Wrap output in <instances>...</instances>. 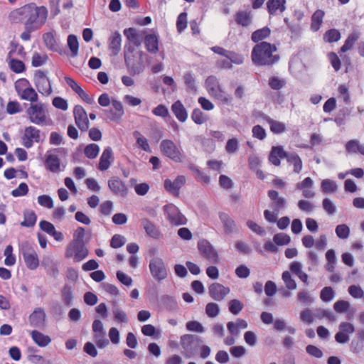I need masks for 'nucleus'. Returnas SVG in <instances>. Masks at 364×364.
Here are the masks:
<instances>
[{"label": "nucleus", "mask_w": 364, "mask_h": 364, "mask_svg": "<svg viewBox=\"0 0 364 364\" xmlns=\"http://www.w3.org/2000/svg\"><path fill=\"white\" fill-rule=\"evenodd\" d=\"M277 50L274 44L262 41L253 47L251 53L252 61L257 66H272L280 58L279 55L273 54Z\"/></svg>", "instance_id": "nucleus-1"}, {"label": "nucleus", "mask_w": 364, "mask_h": 364, "mask_svg": "<svg viewBox=\"0 0 364 364\" xmlns=\"http://www.w3.org/2000/svg\"><path fill=\"white\" fill-rule=\"evenodd\" d=\"M85 232V228L82 227H78L75 230L73 240L68 245L65 252L67 258L73 257L75 262H80L88 255L89 251L84 242Z\"/></svg>", "instance_id": "nucleus-2"}, {"label": "nucleus", "mask_w": 364, "mask_h": 364, "mask_svg": "<svg viewBox=\"0 0 364 364\" xmlns=\"http://www.w3.org/2000/svg\"><path fill=\"white\" fill-rule=\"evenodd\" d=\"M202 343V338L193 334H185L180 338L181 346L184 350L183 355L187 358H191L198 354Z\"/></svg>", "instance_id": "nucleus-3"}, {"label": "nucleus", "mask_w": 364, "mask_h": 364, "mask_svg": "<svg viewBox=\"0 0 364 364\" xmlns=\"http://www.w3.org/2000/svg\"><path fill=\"white\" fill-rule=\"evenodd\" d=\"M146 54L143 51H138L136 55L127 57L124 59V63L130 75H139L145 70L144 56Z\"/></svg>", "instance_id": "nucleus-4"}, {"label": "nucleus", "mask_w": 364, "mask_h": 364, "mask_svg": "<svg viewBox=\"0 0 364 364\" xmlns=\"http://www.w3.org/2000/svg\"><path fill=\"white\" fill-rule=\"evenodd\" d=\"M48 14V11L46 6H37L35 4L31 16H30V19L25 21L24 25L40 29L46 23Z\"/></svg>", "instance_id": "nucleus-5"}, {"label": "nucleus", "mask_w": 364, "mask_h": 364, "mask_svg": "<svg viewBox=\"0 0 364 364\" xmlns=\"http://www.w3.org/2000/svg\"><path fill=\"white\" fill-rule=\"evenodd\" d=\"M167 220L172 225L176 226L186 225L187 218L181 213L177 206L173 203H168L163 208Z\"/></svg>", "instance_id": "nucleus-6"}, {"label": "nucleus", "mask_w": 364, "mask_h": 364, "mask_svg": "<svg viewBox=\"0 0 364 364\" xmlns=\"http://www.w3.org/2000/svg\"><path fill=\"white\" fill-rule=\"evenodd\" d=\"M149 268L153 278L160 282L168 277V272L164 260L160 257H154L149 262Z\"/></svg>", "instance_id": "nucleus-7"}, {"label": "nucleus", "mask_w": 364, "mask_h": 364, "mask_svg": "<svg viewBox=\"0 0 364 364\" xmlns=\"http://www.w3.org/2000/svg\"><path fill=\"white\" fill-rule=\"evenodd\" d=\"M33 81L38 91L41 95L48 96L52 93L51 82L45 71L35 70Z\"/></svg>", "instance_id": "nucleus-8"}, {"label": "nucleus", "mask_w": 364, "mask_h": 364, "mask_svg": "<svg viewBox=\"0 0 364 364\" xmlns=\"http://www.w3.org/2000/svg\"><path fill=\"white\" fill-rule=\"evenodd\" d=\"M160 149L161 153L168 157L175 162L182 161V154L176 145V144L170 139H164L160 144Z\"/></svg>", "instance_id": "nucleus-9"}, {"label": "nucleus", "mask_w": 364, "mask_h": 364, "mask_svg": "<svg viewBox=\"0 0 364 364\" xmlns=\"http://www.w3.org/2000/svg\"><path fill=\"white\" fill-rule=\"evenodd\" d=\"M198 249L200 254L211 263H218L219 261L217 250L210 242L205 240H200L198 242Z\"/></svg>", "instance_id": "nucleus-10"}, {"label": "nucleus", "mask_w": 364, "mask_h": 364, "mask_svg": "<svg viewBox=\"0 0 364 364\" xmlns=\"http://www.w3.org/2000/svg\"><path fill=\"white\" fill-rule=\"evenodd\" d=\"M21 144L26 149H30L34 143L41 142V130L33 126L26 127L21 137Z\"/></svg>", "instance_id": "nucleus-11"}, {"label": "nucleus", "mask_w": 364, "mask_h": 364, "mask_svg": "<svg viewBox=\"0 0 364 364\" xmlns=\"http://www.w3.org/2000/svg\"><path fill=\"white\" fill-rule=\"evenodd\" d=\"M43 112V104H31L26 109V113L28 115V119L31 123L41 125L43 124L46 119V115H38Z\"/></svg>", "instance_id": "nucleus-12"}, {"label": "nucleus", "mask_w": 364, "mask_h": 364, "mask_svg": "<svg viewBox=\"0 0 364 364\" xmlns=\"http://www.w3.org/2000/svg\"><path fill=\"white\" fill-rule=\"evenodd\" d=\"M75 122L78 128L82 131H87L89 127L87 114L82 106L77 105L73 109Z\"/></svg>", "instance_id": "nucleus-13"}, {"label": "nucleus", "mask_w": 364, "mask_h": 364, "mask_svg": "<svg viewBox=\"0 0 364 364\" xmlns=\"http://www.w3.org/2000/svg\"><path fill=\"white\" fill-rule=\"evenodd\" d=\"M28 321L32 327L43 328L46 326V314L41 307L36 308L28 316Z\"/></svg>", "instance_id": "nucleus-14"}, {"label": "nucleus", "mask_w": 364, "mask_h": 364, "mask_svg": "<svg viewBox=\"0 0 364 364\" xmlns=\"http://www.w3.org/2000/svg\"><path fill=\"white\" fill-rule=\"evenodd\" d=\"M186 183V178L184 176H178L174 181L166 178L164 181V188L169 193L178 197L180 193V189Z\"/></svg>", "instance_id": "nucleus-15"}, {"label": "nucleus", "mask_w": 364, "mask_h": 364, "mask_svg": "<svg viewBox=\"0 0 364 364\" xmlns=\"http://www.w3.org/2000/svg\"><path fill=\"white\" fill-rule=\"evenodd\" d=\"M230 291L229 287H225L217 282L213 283L208 288L210 297L218 301H222L230 293Z\"/></svg>", "instance_id": "nucleus-16"}, {"label": "nucleus", "mask_w": 364, "mask_h": 364, "mask_svg": "<svg viewBox=\"0 0 364 364\" xmlns=\"http://www.w3.org/2000/svg\"><path fill=\"white\" fill-rule=\"evenodd\" d=\"M141 225L143 227L146 234L155 240H159L163 237L159 228L149 219L141 218L140 220Z\"/></svg>", "instance_id": "nucleus-17"}, {"label": "nucleus", "mask_w": 364, "mask_h": 364, "mask_svg": "<svg viewBox=\"0 0 364 364\" xmlns=\"http://www.w3.org/2000/svg\"><path fill=\"white\" fill-rule=\"evenodd\" d=\"M109 189L115 194L122 197L127 195L128 189L124 183L117 177H112L108 181Z\"/></svg>", "instance_id": "nucleus-18"}, {"label": "nucleus", "mask_w": 364, "mask_h": 364, "mask_svg": "<svg viewBox=\"0 0 364 364\" xmlns=\"http://www.w3.org/2000/svg\"><path fill=\"white\" fill-rule=\"evenodd\" d=\"M218 215L226 235L238 232L235 221L228 213L220 212Z\"/></svg>", "instance_id": "nucleus-19"}, {"label": "nucleus", "mask_w": 364, "mask_h": 364, "mask_svg": "<svg viewBox=\"0 0 364 364\" xmlns=\"http://www.w3.org/2000/svg\"><path fill=\"white\" fill-rule=\"evenodd\" d=\"M287 153V151H284L282 146H274L272 147L268 159L274 166H279L281 164L280 159H284Z\"/></svg>", "instance_id": "nucleus-20"}, {"label": "nucleus", "mask_w": 364, "mask_h": 364, "mask_svg": "<svg viewBox=\"0 0 364 364\" xmlns=\"http://www.w3.org/2000/svg\"><path fill=\"white\" fill-rule=\"evenodd\" d=\"M113 161L114 157L112 150L109 146H108L104 149L100 156V162L97 166L98 169L102 171L107 170Z\"/></svg>", "instance_id": "nucleus-21"}, {"label": "nucleus", "mask_w": 364, "mask_h": 364, "mask_svg": "<svg viewBox=\"0 0 364 364\" xmlns=\"http://www.w3.org/2000/svg\"><path fill=\"white\" fill-rule=\"evenodd\" d=\"M267 196L272 200L271 207L274 212L279 213L281 209L284 208L286 205V200L283 197H279V193L275 190H269Z\"/></svg>", "instance_id": "nucleus-22"}, {"label": "nucleus", "mask_w": 364, "mask_h": 364, "mask_svg": "<svg viewBox=\"0 0 364 364\" xmlns=\"http://www.w3.org/2000/svg\"><path fill=\"white\" fill-rule=\"evenodd\" d=\"M124 36L127 38V42L139 47L141 44L143 36L134 28H125L123 31Z\"/></svg>", "instance_id": "nucleus-23"}, {"label": "nucleus", "mask_w": 364, "mask_h": 364, "mask_svg": "<svg viewBox=\"0 0 364 364\" xmlns=\"http://www.w3.org/2000/svg\"><path fill=\"white\" fill-rule=\"evenodd\" d=\"M43 40L47 48L51 51L58 53L60 55L64 53L63 48L58 45L55 36L52 32H47L43 35Z\"/></svg>", "instance_id": "nucleus-24"}, {"label": "nucleus", "mask_w": 364, "mask_h": 364, "mask_svg": "<svg viewBox=\"0 0 364 364\" xmlns=\"http://www.w3.org/2000/svg\"><path fill=\"white\" fill-rule=\"evenodd\" d=\"M171 112L181 122H185L188 118V112L180 100L173 102L171 107Z\"/></svg>", "instance_id": "nucleus-25"}, {"label": "nucleus", "mask_w": 364, "mask_h": 364, "mask_svg": "<svg viewBox=\"0 0 364 364\" xmlns=\"http://www.w3.org/2000/svg\"><path fill=\"white\" fill-rule=\"evenodd\" d=\"M122 36L118 31H115L109 38V49L112 55H117L121 50Z\"/></svg>", "instance_id": "nucleus-26"}, {"label": "nucleus", "mask_w": 364, "mask_h": 364, "mask_svg": "<svg viewBox=\"0 0 364 364\" xmlns=\"http://www.w3.org/2000/svg\"><path fill=\"white\" fill-rule=\"evenodd\" d=\"M45 166L52 173H57L60 170V160L58 156L47 154L45 160Z\"/></svg>", "instance_id": "nucleus-27"}, {"label": "nucleus", "mask_w": 364, "mask_h": 364, "mask_svg": "<svg viewBox=\"0 0 364 364\" xmlns=\"http://www.w3.org/2000/svg\"><path fill=\"white\" fill-rule=\"evenodd\" d=\"M144 44L146 50L151 53L159 51V38L155 34H148L144 37Z\"/></svg>", "instance_id": "nucleus-28"}, {"label": "nucleus", "mask_w": 364, "mask_h": 364, "mask_svg": "<svg viewBox=\"0 0 364 364\" xmlns=\"http://www.w3.org/2000/svg\"><path fill=\"white\" fill-rule=\"evenodd\" d=\"M286 0H268L267 8L269 15H274L277 11L281 13L286 10Z\"/></svg>", "instance_id": "nucleus-29"}, {"label": "nucleus", "mask_w": 364, "mask_h": 364, "mask_svg": "<svg viewBox=\"0 0 364 364\" xmlns=\"http://www.w3.org/2000/svg\"><path fill=\"white\" fill-rule=\"evenodd\" d=\"M31 335L34 343L39 347H46L51 342L50 336L45 335L37 330H33Z\"/></svg>", "instance_id": "nucleus-30"}, {"label": "nucleus", "mask_w": 364, "mask_h": 364, "mask_svg": "<svg viewBox=\"0 0 364 364\" xmlns=\"http://www.w3.org/2000/svg\"><path fill=\"white\" fill-rule=\"evenodd\" d=\"M195 140L200 144L203 151L206 153H213L215 149V144L213 139L198 135L195 137Z\"/></svg>", "instance_id": "nucleus-31"}, {"label": "nucleus", "mask_w": 364, "mask_h": 364, "mask_svg": "<svg viewBox=\"0 0 364 364\" xmlns=\"http://www.w3.org/2000/svg\"><path fill=\"white\" fill-rule=\"evenodd\" d=\"M359 37L360 33L358 31H353L350 33L345 41L344 44L341 47V52L346 53L351 49L355 43L358 40Z\"/></svg>", "instance_id": "nucleus-32"}, {"label": "nucleus", "mask_w": 364, "mask_h": 364, "mask_svg": "<svg viewBox=\"0 0 364 364\" xmlns=\"http://www.w3.org/2000/svg\"><path fill=\"white\" fill-rule=\"evenodd\" d=\"M37 215L33 210H25L23 211V220L21 223L22 227L32 228L36 225Z\"/></svg>", "instance_id": "nucleus-33"}, {"label": "nucleus", "mask_w": 364, "mask_h": 364, "mask_svg": "<svg viewBox=\"0 0 364 364\" xmlns=\"http://www.w3.org/2000/svg\"><path fill=\"white\" fill-rule=\"evenodd\" d=\"M288 163L294 165V171L295 173H300L302 169V161L296 153H287L285 158Z\"/></svg>", "instance_id": "nucleus-34"}, {"label": "nucleus", "mask_w": 364, "mask_h": 364, "mask_svg": "<svg viewBox=\"0 0 364 364\" xmlns=\"http://www.w3.org/2000/svg\"><path fill=\"white\" fill-rule=\"evenodd\" d=\"M324 14V11L321 9L316 10L313 14V15L311 16V29L313 31H317L319 30L321 25L323 22Z\"/></svg>", "instance_id": "nucleus-35"}, {"label": "nucleus", "mask_w": 364, "mask_h": 364, "mask_svg": "<svg viewBox=\"0 0 364 364\" xmlns=\"http://www.w3.org/2000/svg\"><path fill=\"white\" fill-rule=\"evenodd\" d=\"M236 23L243 27L248 26L252 22V16L250 12L240 11L235 14Z\"/></svg>", "instance_id": "nucleus-36"}, {"label": "nucleus", "mask_w": 364, "mask_h": 364, "mask_svg": "<svg viewBox=\"0 0 364 364\" xmlns=\"http://www.w3.org/2000/svg\"><path fill=\"white\" fill-rule=\"evenodd\" d=\"M271 33L270 29L265 26L262 28L257 29L252 33L251 39L254 43H259V41L267 38Z\"/></svg>", "instance_id": "nucleus-37"}, {"label": "nucleus", "mask_w": 364, "mask_h": 364, "mask_svg": "<svg viewBox=\"0 0 364 364\" xmlns=\"http://www.w3.org/2000/svg\"><path fill=\"white\" fill-rule=\"evenodd\" d=\"M34 6V3L28 4L16 9L15 12L21 17V20H29Z\"/></svg>", "instance_id": "nucleus-38"}, {"label": "nucleus", "mask_w": 364, "mask_h": 364, "mask_svg": "<svg viewBox=\"0 0 364 364\" xmlns=\"http://www.w3.org/2000/svg\"><path fill=\"white\" fill-rule=\"evenodd\" d=\"M68 47L70 50V55L76 57L78 54L79 43L77 37L74 34H70L67 39Z\"/></svg>", "instance_id": "nucleus-39"}, {"label": "nucleus", "mask_w": 364, "mask_h": 364, "mask_svg": "<svg viewBox=\"0 0 364 364\" xmlns=\"http://www.w3.org/2000/svg\"><path fill=\"white\" fill-rule=\"evenodd\" d=\"M189 169L194 173L195 178L197 181L203 182L205 184L210 183V177L200 170L198 166L194 165L189 166Z\"/></svg>", "instance_id": "nucleus-40"}, {"label": "nucleus", "mask_w": 364, "mask_h": 364, "mask_svg": "<svg viewBox=\"0 0 364 364\" xmlns=\"http://www.w3.org/2000/svg\"><path fill=\"white\" fill-rule=\"evenodd\" d=\"M112 105L114 111H111V119L117 120L124 114L123 105L121 102L114 99L112 100Z\"/></svg>", "instance_id": "nucleus-41"}, {"label": "nucleus", "mask_w": 364, "mask_h": 364, "mask_svg": "<svg viewBox=\"0 0 364 364\" xmlns=\"http://www.w3.org/2000/svg\"><path fill=\"white\" fill-rule=\"evenodd\" d=\"M267 121L270 124V130L274 134H282L286 131V125L284 122L273 120L270 117H267Z\"/></svg>", "instance_id": "nucleus-42"}, {"label": "nucleus", "mask_w": 364, "mask_h": 364, "mask_svg": "<svg viewBox=\"0 0 364 364\" xmlns=\"http://www.w3.org/2000/svg\"><path fill=\"white\" fill-rule=\"evenodd\" d=\"M10 69L15 73L19 74L26 71V65L25 63L18 59L12 58L10 60L9 63Z\"/></svg>", "instance_id": "nucleus-43"}, {"label": "nucleus", "mask_w": 364, "mask_h": 364, "mask_svg": "<svg viewBox=\"0 0 364 364\" xmlns=\"http://www.w3.org/2000/svg\"><path fill=\"white\" fill-rule=\"evenodd\" d=\"M62 299L65 306H71L73 305V295L72 287L68 284H65L62 289Z\"/></svg>", "instance_id": "nucleus-44"}, {"label": "nucleus", "mask_w": 364, "mask_h": 364, "mask_svg": "<svg viewBox=\"0 0 364 364\" xmlns=\"http://www.w3.org/2000/svg\"><path fill=\"white\" fill-rule=\"evenodd\" d=\"M133 136L136 140V144L139 148L146 152H151V148L146 138L141 136L139 131H134Z\"/></svg>", "instance_id": "nucleus-45"}, {"label": "nucleus", "mask_w": 364, "mask_h": 364, "mask_svg": "<svg viewBox=\"0 0 364 364\" xmlns=\"http://www.w3.org/2000/svg\"><path fill=\"white\" fill-rule=\"evenodd\" d=\"M191 119L196 124L198 125H200L208 120V116L199 108L193 109L191 113Z\"/></svg>", "instance_id": "nucleus-46"}, {"label": "nucleus", "mask_w": 364, "mask_h": 364, "mask_svg": "<svg viewBox=\"0 0 364 364\" xmlns=\"http://www.w3.org/2000/svg\"><path fill=\"white\" fill-rule=\"evenodd\" d=\"M23 260L26 267L30 270H35L39 266V259L37 253L25 256Z\"/></svg>", "instance_id": "nucleus-47"}, {"label": "nucleus", "mask_w": 364, "mask_h": 364, "mask_svg": "<svg viewBox=\"0 0 364 364\" xmlns=\"http://www.w3.org/2000/svg\"><path fill=\"white\" fill-rule=\"evenodd\" d=\"M341 33L336 28L328 30L323 35V39L328 43H335L340 40Z\"/></svg>", "instance_id": "nucleus-48"}, {"label": "nucleus", "mask_w": 364, "mask_h": 364, "mask_svg": "<svg viewBox=\"0 0 364 364\" xmlns=\"http://www.w3.org/2000/svg\"><path fill=\"white\" fill-rule=\"evenodd\" d=\"M287 82L284 79H281L277 76H272L269 78V86L274 90H279L285 86Z\"/></svg>", "instance_id": "nucleus-49"}, {"label": "nucleus", "mask_w": 364, "mask_h": 364, "mask_svg": "<svg viewBox=\"0 0 364 364\" xmlns=\"http://www.w3.org/2000/svg\"><path fill=\"white\" fill-rule=\"evenodd\" d=\"M321 189L325 193H335L337 191V185L334 181L324 179L321 182Z\"/></svg>", "instance_id": "nucleus-50"}, {"label": "nucleus", "mask_w": 364, "mask_h": 364, "mask_svg": "<svg viewBox=\"0 0 364 364\" xmlns=\"http://www.w3.org/2000/svg\"><path fill=\"white\" fill-rule=\"evenodd\" d=\"M350 114V111L347 107H343L341 109L336 117L334 119V122L338 126H342L345 124L346 118L349 116Z\"/></svg>", "instance_id": "nucleus-51"}, {"label": "nucleus", "mask_w": 364, "mask_h": 364, "mask_svg": "<svg viewBox=\"0 0 364 364\" xmlns=\"http://www.w3.org/2000/svg\"><path fill=\"white\" fill-rule=\"evenodd\" d=\"M161 301L164 306L169 311L174 310L178 308L176 299L169 295H164L161 297Z\"/></svg>", "instance_id": "nucleus-52"}, {"label": "nucleus", "mask_w": 364, "mask_h": 364, "mask_svg": "<svg viewBox=\"0 0 364 364\" xmlns=\"http://www.w3.org/2000/svg\"><path fill=\"white\" fill-rule=\"evenodd\" d=\"M274 242L279 246L287 245L290 243L291 237L285 233H277L273 237Z\"/></svg>", "instance_id": "nucleus-53"}, {"label": "nucleus", "mask_w": 364, "mask_h": 364, "mask_svg": "<svg viewBox=\"0 0 364 364\" xmlns=\"http://www.w3.org/2000/svg\"><path fill=\"white\" fill-rule=\"evenodd\" d=\"M125 243V237L119 234L114 235L110 240V246L114 249L120 248L124 246Z\"/></svg>", "instance_id": "nucleus-54"}, {"label": "nucleus", "mask_w": 364, "mask_h": 364, "mask_svg": "<svg viewBox=\"0 0 364 364\" xmlns=\"http://www.w3.org/2000/svg\"><path fill=\"white\" fill-rule=\"evenodd\" d=\"M282 278L286 285V287L289 290H294L296 288V283L295 280L291 277V275L289 271H284L282 273Z\"/></svg>", "instance_id": "nucleus-55"}, {"label": "nucleus", "mask_w": 364, "mask_h": 364, "mask_svg": "<svg viewBox=\"0 0 364 364\" xmlns=\"http://www.w3.org/2000/svg\"><path fill=\"white\" fill-rule=\"evenodd\" d=\"M183 80L187 88L193 92H196L197 87L196 85V80L193 74L190 72L186 73L183 75Z\"/></svg>", "instance_id": "nucleus-56"}, {"label": "nucleus", "mask_w": 364, "mask_h": 364, "mask_svg": "<svg viewBox=\"0 0 364 364\" xmlns=\"http://www.w3.org/2000/svg\"><path fill=\"white\" fill-rule=\"evenodd\" d=\"M29 188L26 183L22 182L18 186L14 189L11 194L13 197H21L26 196L28 193Z\"/></svg>", "instance_id": "nucleus-57"}, {"label": "nucleus", "mask_w": 364, "mask_h": 364, "mask_svg": "<svg viewBox=\"0 0 364 364\" xmlns=\"http://www.w3.org/2000/svg\"><path fill=\"white\" fill-rule=\"evenodd\" d=\"M19 251L23 258L25 256L36 253V250L28 241H23L20 245Z\"/></svg>", "instance_id": "nucleus-58"}, {"label": "nucleus", "mask_w": 364, "mask_h": 364, "mask_svg": "<svg viewBox=\"0 0 364 364\" xmlns=\"http://www.w3.org/2000/svg\"><path fill=\"white\" fill-rule=\"evenodd\" d=\"M48 60L47 55H41L38 53L36 52L33 55L31 65L34 68H38L45 64Z\"/></svg>", "instance_id": "nucleus-59"}, {"label": "nucleus", "mask_w": 364, "mask_h": 364, "mask_svg": "<svg viewBox=\"0 0 364 364\" xmlns=\"http://www.w3.org/2000/svg\"><path fill=\"white\" fill-rule=\"evenodd\" d=\"M187 27V13H181L176 21V28L178 33H182Z\"/></svg>", "instance_id": "nucleus-60"}, {"label": "nucleus", "mask_w": 364, "mask_h": 364, "mask_svg": "<svg viewBox=\"0 0 364 364\" xmlns=\"http://www.w3.org/2000/svg\"><path fill=\"white\" fill-rule=\"evenodd\" d=\"M334 295L335 293L333 288L331 287H326L321 291L320 297L323 301L328 302L333 299Z\"/></svg>", "instance_id": "nucleus-61"}, {"label": "nucleus", "mask_w": 364, "mask_h": 364, "mask_svg": "<svg viewBox=\"0 0 364 364\" xmlns=\"http://www.w3.org/2000/svg\"><path fill=\"white\" fill-rule=\"evenodd\" d=\"M243 307V304L238 299H232L229 302V311L234 315H237Z\"/></svg>", "instance_id": "nucleus-62"}, {"label": "nucleus", "mask_w": 364, "mask_h": 364, "mask_svg": "<svg viewBox=\"0 0 364 364\" xmlns=\"http://www.w3.org/2000/svg\"><path fill=\"white\" fill-rule=\"evenodd\" d=\"M205 313L210 318L216 317L220 313L219 306L216 303H208L205 306Z\"/></svg>", "instance_id": "nucleus-63"}, {"label": "nucleus", "mask_w": 364, "mask_h": 364, "mask_svg": "<svg viewBox=\"0 0 364 364\" xmlns=\"http://www.w3.org/2000/svg\"><path fill=\"white\" fill-rule=\"evenodd\" d=\"M335 231L336 235L341 239H346L350 235V228L345 224L337 225Z\"/></svg>", "instance_id": "nucleus-64"}]
</instances>
